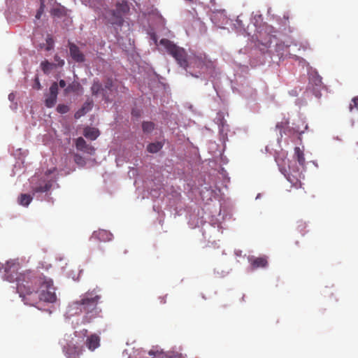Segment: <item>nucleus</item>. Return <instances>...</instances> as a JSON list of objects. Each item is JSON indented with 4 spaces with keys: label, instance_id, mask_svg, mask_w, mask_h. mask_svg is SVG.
Masks as SVG:
<instances>
[{
    "label": "nucleus",
    "instance_id": "36",
    "mask_svg": "<svg viewBox=\"0 0 358 358\" xmlns=\"http://www.w3.org/2000/svg\"><path fill=\"white\" fill-rule=\"evenodd\" d=\"M34 87L36 90H40L41 88V83H40V81H39V79L38 77H36L35 78V83H34Z\"/></svg>",
    "mask_w": 358,
    "mask_h": 358
},
{
    "label": "nucleus",
    "instance_id": "7",
    "mask_svg": "<svg viewBox=\"0 0 358 358\" xmlns=\"http://www.w3.org/2000/svg\"><path fill=\"white\" fill-rule=\"evenodd\" d=\"M83 346L70 341L63 347V352L67 358H80L83 352Z\"/></svg>",
    "mask_w": 358,
    "mask_h": 358
},
{
    "label": "nucleus",
    "instance_id": "35",
    "mask_svg": "<svg viewBox=\"0 0 358 358\" xmlns=\"http://www.w3.org/2000/svg\"><path fill=\"white\" fill-rule=\"evenodd\" d=\"M43 13V5L41 4L40 8L38 10L37 13H36V18L37 20H39L41 17V15L42 13Z\"/></svg>",
    "mask_w": 358,
    "mask_h": 358
},
{
    "label": "nucleus",
    "instance_id": "30",
    "mask_svg": "<svg viewBox=\"0 0 358 358\" xmlns=\"http://www.w3.org/2000/svg\"><path fill=\"white\" fill-rule=\"evenodd\" d=\"M99 238L105 241V240H110V238H109V236H111V234H108L106 231L105 230H101V231H99L97 234Z\"/></svg>",
    "mask_w": 358,
    "mask_h": 358
},
{
    "label": "nucleus",
    "instance_id": "8",
    "mask_svg": "<svg viewBox=\"0 0 358 358\" xmlns=\"http://www.w3.org/2000/svg\"><path fill=\"white\" fill-rule=\"evenodd\" d=\"M58 95V84L54 82L50 87V93L45 99V105L48 108H52L57 99Z\"/></svg>",
    "mask_w": 358,
    "mask_h": 358
},
{
    "label": "nucleus",
    "instance_id": "25",
    "mask_svg": "<svg viewBox=\"0 0 358 358\" xmlns=\"http://www.w3.org/2000/svg\"><path fill=\"white\" fill-rule=\"evenodd\" d=\"M80 84L78 83H73L72 84H70L64 89V94H68L71 92H76L78 90Z\"/></svg>",
    "mask_w": 358,
    "mask_h": 358
},
{
    "label": "nucleus",
    "instance_id": "34",
    "mask_svg": "<svg viewBox=\"0 0 358 358\" xmlns=\"http://www.w3.org/2000/svg\"><path fill=\"white\" fill-rule=\"evenodd\" d=\"M83 152H85L90 155H93L94 154L95 149L92 146L87 145V148H85V150H84Z\"/></svg>",
    "mask_w": 358,
    "mask_h": 358
},
{
    "label": "nucleus",
    "instance_id": "14",
    "mask_svg": "<svg viewBox=\"0 0 358 358\" xmlns=\"http://www.w3.org/2000/svg\"><path fill=\"white\" fill-rule=\"evenodd\" d=\"M251 265L253 268H264L267 266L268 262L266 257H256L250 259Z\"/></svg>",
    "mask_w": 358,
    "mask_h": 358
},
{
    "label": "nucleus",
    "instance_id": "4",
    "mask_svg": "<svg viewBox=\"0 0 358 358\" xmlns=\"http://www.w3.org/2000/svg\"><path fill=\"white\" fill-rule=\"evenodd\" d=\"M113 90H116V89L112 78H108L104 81L103 86L98 79H94L91 87L92 94L95 96L101 95L106 103L112 101L109 92H112Z\"/></svg>",
    "mask_w": 358,
    "mask_h": 358
},
{
    "label": "nucleus",
    "instance_id": "5",
    "mask_svg": "<svg viewBox=\"0 0 358 358\" xmlns=\"http://www.w3.org/2000/svg\"><path fill=\"white\" fill-rule=\"evenodd\" d=\"M324 87L322 77L317 71H312L309 74V83L308 90H310L316 97L321 96V91Z\"/></svg>",
    "mask_w": 358,
    "mask_h": 358
},
{
    "label": "nucleus",
    "instance_id": "19",
    "mask_svg": "<svg viewBox=\"0 0 358 358\" xmlns=\"http://www.w3.org/2000/svg\"><path fill=\"white\" fill-rule=\"evenodd\" d=\"M162 147L163 143L162 142L151 143L148 145L147 150L150 153H157Z\"/></svg>",
    "mask_w": 358,
    "mask_h": 358
},
{
    "label": "nucleus",
    "instance_id": "38",
    "mask_svg": "<svg viewBox=\"0 0 358 358\" xmlns=\"http://www.w3.org/2000/svg\"><path fill=\"white\" fill-rule=\"evenodd\" d=\"M10 262H13L12 260L11 261H8L6 262V264L5 265H3V264L0 263V271L3 268L5 270V267L7 266L8 263Z\"/></svg>",
    "mask_w": 358,
    "mask_h": 358
},
{
    "label": "nucleus",
    "instance_id": "2",
    "mask_svg": "<svg viewBox=\"0 0 358 358\" xmlns=\"http://www.w3.org/2000/svg\"><path fill=\"white\" fill-rule=\"evenodd\" d=\"M99 291L96 289L88 291L81 296V299L79 301L75 302L77 308L85 314L83 317L84 323L90 322L93 318L98 317L101 311L98 307V303L101 299Z\"/></svg>",
    "mask_w": 358,
    "mask_h": 358
},
{
    "label": "nucleus",
    "instance_id": "29",
    "mask_svg": "<svg viewBox=\"0 0 358 358\" xmlns=\"http://www.w3.org/2000/svg\"><path fill=\"white\" fill-rule=\"evenodd\" d=\"M57 111L59 113L64 114L69 111V107L65 104H59L57 107Z\"/></svg>",
    "mask_w": 358,
    "mask_h": 358
},
{
    "label": "nucleus",
    "instance_id": "22",
    "mask_svg": "<svg viewBox=\"0 0 358 358\" xmlns=\"http://www.w3.org/2000/svg\"><path fill=\"white\" fill-rule=\"evenodd\" d=\"M149 354L150 355H155V358H179V355H166L165 354L164 352H157L156 354L152 351V350H150L149 352Z\"/></svg>",
    "mask_w": 358,
    "mask_h": 358
},
{
    "label": "nucleus",
    "instance_id": "40",
    "mask_svg": "<svg viewBox=\"0 0 358 358\" xmlns=\"http://www.w3.org/2000/svg\"><path fill=\"white\" fill-rule=\"evenodd\" d=\"M13 94H10L9 96H8L9 99H13Z\"/></svg>",
    "mask_w": 358,
    "mask_h": 358
},
{
    "label": "nucleus",
    "instance_id": "20",
    "mask_svg": "<svg viewBox=\"0 0 358 358\" xmlns=\"http://www.w3.org/2000/svg\"><path fill=\"white\" fill-rule=\"evenodd\" d=\"M54 66H55V64L50 63L48 60L41 63V68L45 74H49Z\"/></svg>",
    "mask_w": 358,
    "mask_h": 358
},
{
    "label": "nucleus",
    "instance_id": "1",
    "mask_svg": "<svg viewBox=\"0 0 358 358\" xmlns=\"http://www.w3.org/2000/svg\"><path fill=\"white\" fill-rule=\"evenodd\" d=\"M19 264L10 262L5 267V278L17 282V292L24 303L35 306L39 301L53 303L56 301L55 288L52 279L42 273L27 271L17 274Z\"/></svg>",
    "mask_w": 358,
    "mask_h": 358
},
{
    "label": "nucleus",
    "instance_id": "15",
    "mask_svg": "<svg viewBox=\"0 0 358 358\" xmlns=\"http://www.w3.org/2000/svg\"><path fill=\"white\" fill-rule=\"evenodd\" d=\"M52 187L51 181L44 182L43 184H40L38 186L32 187V192L34 194L35 193H43L46 192L50 189Z\"/></svg>",
    "mask_w": 358,
    "mask_h": 358
},
{
    "label": "nucleus",
    "instance_id": "17",
    "mask_svg": "<svg viewBox=\"0 0 358 358\" xmlns=\"http://www.w3.org/2000/svg\"><path fill=\"white\" fill-rule=\"evenodd\" d=\"M294 158L297 160L299 164L303 166L306 163V159L304 157V153L302 150L299 147H296L294 148Z\"/></svg>",
    "mask_w": 358,
    "mask_h": 358
},
{
    "label": "nucleus",
    "instance_id": "10",
    "mask_svg": "<svg viewBox=\"0 0 358 358\" xmlns=\"http://www.w3.org/2000/svg\"><path fill=\"white\" fill-rule=\"evenodd\" d=\"M69 47L71 57L75 62L81 63L85 61V55L76 44L69 42Z\"/></svg>",
    "mask_w": 358,
    "mask_h": 358
},
{
    "label": "nucleus",
    "instance_id": "18",
    "mask_svg": "<svg viewBox=\"0 0 358 358\" xmlns=\"http://www.w3.org/2000/svg\"><path fill=\"white\" fill-rule=\"evenodd\" d=\"M33 198L27 194H21L18 197V203L23 206H28Z\"/></svg>",
    "mask_w": 358,
    "mask_h": 358
},
{
    "label": "nucleus",
    "instance_id": "21",
    "mask_svg": "<svg viewBox=\"0 0 358 358\" xmlns=\"http://www.w3.org/2000/svg\"><path fill=\"white\" fill-rule=\"evenodd\" d=\"M116 10L124 15L129 11V6L126 1H122L116 4Z\"/></svg>",
    "mask_w": 358,
    "mask_h": 358
},
{
    "label": "nucleus",
    "instance_id": "27",
    "mask_svg": "<svg viewBox=\"0 0 358 358\" xmlns=\"http://www.w3.org/2000/svg\"><path fill=\"white\" fill-rule=\"evenodd\" d=\"M87 334H88V331L86 329H83L81 330L76 331L74 332L75 336L80 338L82 339H84L85 337L87 338V336H88Z\"/></svg>",
    "mask_w": 358,
    "mask_h": 358
},
{
    "label": "nucleus",
    "instance_id": "28",
    "mask_svg": "<svg viewBox=\"0 0 358 358\" xmlns=\"http://www.w3.org/2000/svg\"><path fill=\"white\" fill-rule=\"evenodd\" d=\"M74 162L80 166H84L85 165V159L78 154L74 155Z\"/></svg>",
    "mask_w": 358,
    "mask_h": 358
},
{
    "label": "nucleus",
    "instance_id": "13",
    "mask_svg": "<svg viewBox=\"0 0 358 358\" xmlns=\"http://www.w3.org/2000/svg\"><path fill=\"white\" fill-rule=\"evenodd\" d=\"M99 134V129L96 128L87 127L84 129L83 135L92 141L95 140Z\"/></svg>",
    "mask_w": 358,
    "mask_h": 358
},
{
    "label": "nucleus",
    "instance_id": "16",
    "mask_svg": "<svg viewBox=\"0 0 358 358\" xmlns=\"http://www.w3.org/2000/svg\"><path fill=\"white\" fill-rule=\"evenodd\" d=\"M289 45H285L284 43H277L275 45V52L278 56L282 57L287 55V54L289 52Z\"/></svg>",
    "mask_w": 358,
    "mask_h": 358
},
{
    "label": "nucleus",
    "instance_id": "23",
    "mask_svg": "<svg viewBox=\"0 0 358 358\" xmlns=\"http://www.w3.org/2000/svg\"><path fill=\"white\" fill-rule=\"evenodd\" d=\"M87 144L83 138L79 137L76 140V147L78 150L80 151L85 150Z\"/></svg>",
    "mask_w": 358,
    "mask_h": 358
},
{
    "label": "nucleus",
    "instance_id": "32",
    "mask_svg": "<svg viewBox=\"0 0 358 358\" xmlns=\"http://www.w3.org/2000/svg\"><path fill=\"white\" fill-rule=\"evenodd\" d=\"M196 65L198 67L202 68L203 66L206 65V58H202L201 57H198L196 59Z\"/></svg>",
    "mask_w": 358,
    "mask_h": 358
},
{
    "label": "nucleus",
    "instance_id": "24",
    "mask_svg": "<svg viewBox=\"0 0 358 358\" xmlns=\"http://www.w3.org/2000/svg\"><path fill=\"white\" fill-rule=\"evenodd\" d=\"M142 128L144 132L150 133L155 129V124L152 122H143Z\"/></svg>",
    "mask_w": 358,
    "mask_h": 358
},
{
    "label": "nucleus",
    "instance_id": "39",
    "mask_svg": "<svg viewBox=\"0 0 358 358\" xmlns=\"http://www.w3.org/2000/svg\"><path fill=\"white\" fill-rule=\"evenodd\" d=\"M280 127H281L280 124V123H278V124H276V128H277V129H278V128H280Z\"/></svg>",
    "mask_w": 358,
    "mask_h": 358
},
{
    "label": "nucleus",
    "instance_id": "33",
    "mask_svg": "<svg viewBox=\"0 0 358 358\" xmlns=\"http://www.w3.org/2000/svg\"><path fill=\"white\" fill-rule=\"evenodd\" d=\"M55 61L57 63V66H62L64 65V59H62L57 55L54 57Z\"/></svg>",
    "mask_w": 358,
    "mask_h": 358
},
{
    "label": "nucleus",
    "instance_id": "11",
    "mask_svg": "<svg viewBox=\"0 0 358 358\" xmlns=\"http://www.w3.org/2000/svg\"><path fill=\"white\" fill-rule=\"evenodd\" d=\"M85 345L90 350L94 351L100 345V337L96 334H91L87 336Z\"/></svg>",
    "mask_w": 358,
    "mask_h": 358
},
{
    "label": "nucleus",
    "instance_id": "37",
    "mask_svg": "<svg viewBox=\"0 0 358 358\" xmlns=\"http://www.w3.org/2000/svg\"><path fill=\"white\" fill-rule=\"evenodd\" d=\"M57 84H58V86L59 85V87L62 88H64L66 85V82L64 80H60L59 83H57Z\"/></svg>",
    "mask_w": 358,
    "mask_h": 358
},
{
    "label": "nucleus",
    "instance_id": "26",
    "mask_svg": "<svg viewBox=\"0 0 358 358\" xmlns=\"http://www.w3.org/2000/svg\"><path fill=\"white\" fill-rule=\"evenodd\" d=\"M355 110H358V96L352 99L349 105V111L352 113Z\"/></svg>",
    "mask_w": 358,
    "mask_h": 358
},
{
    "label": "nucleus",
    "instance_id": "3",
    "mask_svg": "<svg viewBox=\"0 0 358 358\" xmlns=\"http://www.w3.org/2000/svg\"><path fill=\"white\" fill-rule=\"evenodd\" d=\"M160 45L164 47L167 52L171 55L182 68L187 69L189 64L187 61V53L183 48H180L169 39L162 38L159 42Z\"/></svg>",
    "mask_w": 358,
    "mask_h": 358
},
{
    "label": "nucleus",
    "instance_id": "9",
    "mask_svg": "<svg viewBox=\"0 0 358 358\" xmlns=\"http://www.w3.org/2000/svg\"><path fill=\"white\" fill-rule=\"evenodd\" d=\"M123 16L124 15H122L121 13H119L115 9L109 10L108 15L106 16V17L108 19V22L111 24L122 26L124 22Z\"/></svg>",
    "mask_w": 358,
    "mask_h": 358
},
{
    "label": "nucleus",
    "instance_id": "12",
    "mask_svg": "<svg viewBox=\"0 0 358 358\" xmlns=\"http://www.w3.org/2000/svg\"><path fill=\"white\" fill-rule=\"evenodd\" d=\"M92 101H86L81 108H80L74 115L76 119H78L88 113L92 108Z\"/></svg>",
    "mask_w": 358,
    "mask_h": 358
},
{
    "label": "nucleus",
    "instance_id": "6",
    "mask_svg": "<svg viewBox=\"0 0 358 358\" xmlns=\"http://www.w3.org/2000/svg\"><path fill=\"white\" fill-rule=\"evenodd\" d=\"M280 170L292 187L295 188H301L302 187L301 180L304 178V176L299 170L289 171V172L285 168H280Z\"/></svg>",
    "mask_w": 358,
    "mask_h": 358
},
{
    "label": "nucleus",
    "instance_id": "31",
    "mask_svg": "<svg viewBox=\"0 0 358 358\" xmlns=\"http://www.w3.org/2000/svg\"><path fill=\"white\" fill-rule=\"evenodd\" d=\"M46 48L45 50L47 51H49L52 50L54 47V41L53 38L51 36H48L46 38Z\"/></svg>",
    "mask_w": 358,
    "mask_h": 358
}]
</instances>
